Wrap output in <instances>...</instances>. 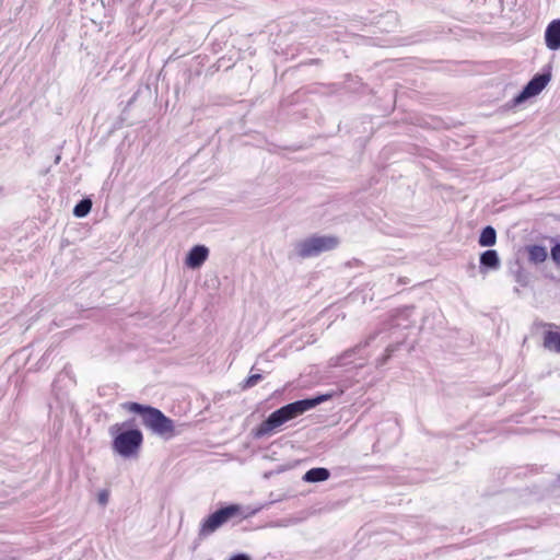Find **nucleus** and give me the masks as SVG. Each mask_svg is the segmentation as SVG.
I'll use <instances>...</instances> for the list:
<instances>
[{
	"instance_id": "f257e3e1",
	"label": "nucleus",
	"mask_w": 560,
	"mask_h": 560,
	"mask_svg": "<svg viewBox=\"0 0 560 560\" xmlns=\"http://www.w3.org/2000/svg\"><path fill=\"white\" fill-rule=\"evenodd\" d=\"M330 397L331 395L329 394H323L311 398L300 399L280 407L271 412L257 428L252 431L254 439H262L272 435L288 421L315 408L319 404L328 400Z\"/></svg>"
},
{
	"instance_id": "f03ea898",
	"label": "nucleus",
	"mask_w": 560,
	"mask_h": 560,
	"mask_svg": "<svg viewBox=\"0 0 560 560\" xmlns=\"http://www.w3.org/2000/svg\"><path fill=\"white\" fill-rule=\"evenodd\" d=\"M124 408L141 417L144 427L154 434L170 439L175 434L174 421L160 409L139 402H126Z\"/></svg>"
},
{
	"instance_id": "7ed1b4c3",
	"label": "nucleus",
	"mask_w": 560,
	"mask_h": 560,
	"mask_svg": "<svg viewBox=\"0 0 560 560\" xmlns=\"http://www.w3.org/2000/svg\"><path fill=\"white\" fill-rule=\"evenodd\" d=\"M109 433L113 436V450L126 458L136 455L143 442V434L139 429L121 430L118 423L109 428Z\"/></svg>"
},
{
	"instance_id": "20e7f679",
	"label": "nucleus",
	"mask_w": 560,
	"mask_h": 560,
	"mask_svg": "<svg viewBox=\"0 0 560 560\" xmlns=\"http://www.w3.org/2000/svg\"><path fill=\"white\" fill-rule=\"evenodd\" d=\"M234 517L242 518L241 505L229 504L218 509L201 522L198 539L203 540Z\"/></svg>"
},
{
	"instance_id": "39448f33",
	"label": "nucleus",
	"mask_w": 560,
	"mask_h": 560,
	"mask_svg": "<svg viewBox=\"0 0 560 560\" xmlns=\"http://www.w3.org/2000/svg\"><path fill=\"white\" fill-rule=\"evenodd\" d=\"M339 240L331 235H314L295 244L294 252L300 258H310L335 249Z\"/></svg>"
},
{
	"instance_id": "423d86ee",
	"label": "nucleus",
	"mask_w": 560,
	"mask_h": 560,
	"mask_svg": "<svg viewBox=\"0 0 560 560\" xmlns=\"http://www.w3.org/2000/svg\"><path fill=\"white\" fill-rule=\"evenodd\" d=\"M551 80L550 67L540 73H536L523 88V90L513 98V105H520L530 97L538 95Z\"/></svg>"
},
{
	"instance_id": "0eeeda50",
	"label": "nucleus",
	"mask_w": 560,
	"mask_h": 560,
	"mask_svg": "<svg viewBox=\"0 0 560 560\" xmlns=\"http://www.w3.org/2000/svg\"><path fill=\"white\" fill-rule=\"evenodd\" d=\"M408 311V308L406 310H401V311H397V315L393 316L392 319L389 320L388 324H385L384 325V328L382 329H378L374 332H372L371 335L368 336V338L363 341V342H360L355 348L353 349H350V350H347L342 357H340L338 359V363L337 364H340L342 365L343 364V360H346L348 357H350L352 353H354V351L359 348H365L368 346L371 345V342L380 335L382 334L383 331H385L387 328H394L396 327L398 324L396 323V317L400 316V315H404L406 312Z\"/></svg>"
},
{
	"instance_id": "6e6552de",
	"label": "nucleus",
	"mask_w": 560,
	"mask_h": 560,
	"mask_svg": "<svg viewBox=\"0 0 560 560\" xmlns=\"http://www.w3.org/2000/svg\"><path fill=\"white\" fill-rule=\"evenodd\" d=\"M209 257V248L205 245L192 246L186 255L185 265L190 269L200 268Z\"/></svg>"
},
{
	"instance_id": "1a4fd4ad",
	"label": "nucleus",
	"mask_w": 560,
	"mask_h": 560,
	"mask_svg": "<svg viewBox=\"0 0 560 560\" xmlns=\"http://www.w3.org/2000/svg\"><path fill=\"white\" fill-rule=\"evenodd\" d=\"M546 46L550 50L560 48V19L550 22L545 32Z\"/></svg>"
},
{
	"instance_id": "9d476101",
	"label": "nucleus",
	"mask_w": 560,
	"mask_h": 560,
	"mask_svg": "<svg viewBox=\"0 0 560 560\" xmlns=\"http://www.w3.org/2000/svg\"><path fill=\"white\" fill-rule=\"evenodd\" d=\"M480 271L486 272L487 270H495L500 267L501 261L499 254L495 249H487L481 253L479 258Z\"/></svg>"
},
{
	"instance_id": "9b49d317",
	"label": "nucleus",
	"mask_w": 560,
	"mask_h": 560,
	"mask_svg": "<svg viewBox=\"0 0 560 560\" xmlns=\"http://www.w3.org/2000/svg\"><path fill=\"white\" fill-rule=\"evenodd\" d=\"M525 249L528 255V261L532 264H541L548 257L547 248L542 245H528Z\"/></svg>"
},
{
	"instance_id": "f8f14e48",
	"label": "nucleus",
	"mask_w": 560,
	"mask_h": 560,
	"mask_svg": "<svg viewBox=\"0 0 560 560\" xmlns=\"http://www.w3.org/2000/svg\"><path fill=\"white\" fill-rule=\"evenodd\" d=\"M330 477V471L327 468L324 467H315L307 470L304 476L303 480L305 482L314 483V482H320L326 481Z\"/></svg>"
},
{
	"instance_id": "ddd939ff",
	"label": "nucleus",
	"mask_w": 560,
	"mask_h": 560,
	"mask_svg": "<svg viewBox=\"0 0 560 560\" xmlns=\"http://www.w3.org/2000/svg\"><path fill=\"white\" fill-rule=\"evenodd\" d=\"M497 242V232L493 226L487 225L482 229L478 243L480 246L490 247L493 246Z\"/></svg>"
},
{
	"instance_id": "4468645a",
	"label": "nucleus",
	"mask_w": 560,
	"mask_h": 560,
	"mask_svg": "<svg viewBox=\"0 0 560 560\" xmlns=\"http://www.w3.org/2000/svg\"><path fill=\"white\" fill-rule=\"evenodd\" d=\"M544 347L550 351L560 353V332H545Z\"/></svg>"
},
{
	"instance_id": "2eb2a0df",
	"label": "nucleus",
	"mask_w": 560,
	"mask_h": 560,
	"mask_svg": "<svg viewBox=\"0 0 560 560\" xmlns=\"http://www.w3.org/2000/svg\"><path fill=\"white\" fill-rule=\"evenodd\" d=\"M92 209V201L90 198L81 199L73 208V215L77 218L86 217Z\"/></svg>"
},
{
	"instance_id": "dca6fc26",
	"label": "nucleus",
	"mask_w": 560,
	"mask_h": 560,
	"mask_svg": "<svg viewBox=\"0 0 560 560\" xmlns=\"http://www.w3.org/2000/svg\"><path fill=\"white\" fill-rule=\"evenodd\" d=\"M551 242H553V245L550 248V257L555 265L560 268V242L555 238H551Z\"/></svg>"
},
{
	"instance_id": "f3484780",
	"label": "nucleus",
	"mask_w": 560,
	"mask_h": 560,
	"mask_svg": "<svg viewBox=\"0 0 560 560\" xmlns=\"http://www.w3.org/2000/svg\"><path fill=\"white\" fill-rule=\"evenodd\" d=\"M262 380V375L260 373L250 374L242 384L243 389L252 388L256 386Z\"/></svg>"
},
{
	"instance_id": "a211bd4d",
	"label": "nucleus",
	"mask_w": 560,
	"mask_h": 560,
	"mask_svg": "<svg viewBox=\"0 0 560 560\" xmlns=\"http://www.w3.org/2000/svg\"><path fill=\"white\" fill-rule=\"evenodd\" d=\"M399 346H400L399 342L388 345L385 349V354L380 359V364L381 365L386 364V362L389 360V358L393 355V353L398 350Z\"/></svg>"
},
{
	"instance_id": "6ab92c4d",
	"label": "nucleus",
	"mask_w": 560,
	"mask_h": 560,
	"mask_svg": "<svg viewBox=\"0 0 560 560\" xmlns=\"http://www.w3.org/2000/svg\"><path fill=\"white\" fill-rule=\"evenodd\" d=\"M109 494L106 490H103L97 495V501L101 505H106L108 502Z\"/></svg>"
},
{
	"instance_id": "aec40b11",
	"label": "nucleus",
	"mask_w": 560,
	"mask_h": 560,
	"mask_svg": "<svg viewBox=\"0 0 560 560\" xmlns=\"http://www.w3.org/2000/svg\"><path fill=\"white\" fill-rule=\"evenodd\" d=\"M229 560H250V558L245 553H237L232 556Z\"/></svg>"
},
{
	"instance_id": "412c9836",
	"label": "nucleus",
	"mask_w": 560,
	"mask_h": 560,
	"mask_svg": "<svg viewBox=\"0 0 560 560\" xmlns=\"http://www.w3.org/2000/svg\"><path fill=\"white\" fill-rule=\"evenodd\" d=\"M516 281L518 283H521L522 285L526 284L525 278L523 277V275L521 272L516 276Z\"/></svg>"
},
{
	"instance_id": "4be33fe9",
	"label": "nucleus",
	"mask_w": 560,
	"mask_h": 560,
	"mask_svg": "<svg viewBox=\"0 0 560 560\" xmlns=\"http://www.w3.org/2000/svg\"><path fill=\"white\" fill-rule=\"evenodd\" d=\"M558 480L560 481V475L558 476Z\"/></svg>"
}]
</instances>
